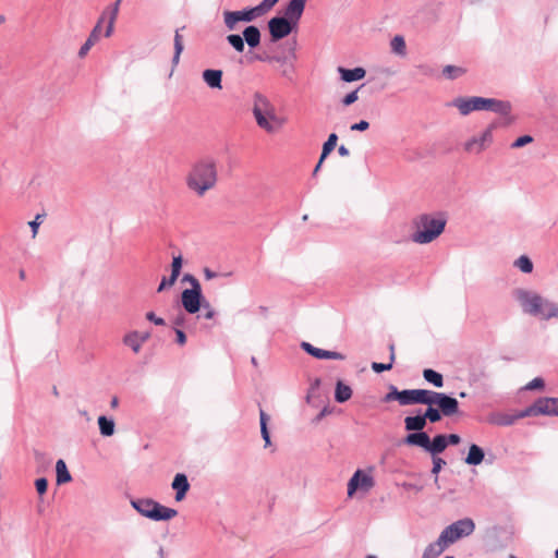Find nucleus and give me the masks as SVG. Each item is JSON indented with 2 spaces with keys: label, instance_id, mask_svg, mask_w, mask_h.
I'll return each instance as SVG.
<instances>
[{
  "label": "nucleus",
  "instance_id": "obj_1",
  "mask_svg": "<svg viewBox=\"0 0 558 558\" xmlns=\"http://www.w3.org/2000/svg\"><path fill=\"white\" fill-rule=\"evenodd\" d=\"M447 218L444 213H425L412 220V242L416 244H428L435 241L444 231Z\"/></svg>",
  "mask_w": 558,
  "mask_h": 558
},
{
  "label": "nucleus",
  "instance_id": "obj_2",
  "mask_svg": "<svg viewBox=\"0 0 558 558\" xmlns=\"http://www.w3.org/2000/svg\"><path fill=\"white\" fill-rule=\"evenodd\" d=\"M252 113L257 126L269 134L280 131L288 122L286 117L277 114L275 105L260 93L253 96Z\"/></svg>",
  "mask_w": 558,
  "mask_h": 558
},
{
  "label": "nucleus",
  "instance_id": "obj_3",
  "mask_svg": "<svg viewBox=\"0 0 558 558\" xmlns=\"http://www.w3.org/2000/svg\"><path fill=\"white\" fill-rule=\"evenodd\" d=\"M514 298L529 315L542 320L558 319V303L525 289H517Z\"/></svg>",
  "mask_w": 558,
  "mask_h": 558
},
{
  "label": "nucleus",
  "instance_id": "obj_4",
  "mask_svg": "<svg viewBox=\"0 0 558 558\" xmlns=\"http://www.w3.org/2000/svg\"><path fill=\"white\" fill-rule=\"evenodd\" d=\"M217 183L216 161L211 158L201 159L193 165L187 178L186 185L198 196H203Z\"/></svg>",
  "mask_w": 558,
  "mask_h": 558
},
{
  "label": "nucleus",
  "instance_id": "obj_5",
  "mask_svg": "<svg viewBox=\"0 0 558 558\" xmlns=\"http://www.w3.org/2000/svg\"><path fill=\"white\" fill-rule=\"evenodd\" d=\"M131 506L141 515L153 521H169L178 515L175 509L166 507L151 498L131 499Z\"/></svg>",
  "mask_w": 558,
  "mask_h": 558
},
{
  "label": "nucleus",
  "instance_id": "obj_6",
  "mask_svg": "<svg viewBox=\"0 0 558 558\" xmlns=\"http://www.w3.org/2000/svg\"><path fill=\"white\" fill-rule=\"evenodd\" d=\"M499 126L497 121L489 123L480 133L471 136L463 144V148L469 154L480 155L494 143V132Z\"/></svg>",
  "mask_w": 558,
  "mask_h": 558
},
{
  "label": "nucleus",
  "instance_id": "obj_7",
  "mask_svg": "<svg viewBox=\"0 0 558 558\" xmlns=\"http://www.w3.org/2000/svg\"><path fill=\"white\" fill-rule=\"evenodd\" d=\"M474 531V521L471 518H463L446 526L439 535L441 542L449 546L463 537L470 536Z\"/></svg>",
  "mask_w": 558,
  "mask_h": 558
},
{
  "label": "nucleus",
  "instance_id": "obj_8",
  "mask_svg": "<svg viewBox=\"0 0 558 558\" xmlns=\"http://www.w3.org/2000/svg\"><path fill=\"white\" fill-rule=\"evenodd\" d=\"M374 485L375 481L372 474L363 470H356L348 482V496L352 497L357 490L367 493Z\"/></svg>",
  "mask_w": 558,
  "mask_h": 558
},
{
  "label": "nucleus",
  "instance_id": "obj_9",
  "mask_svg": "<svg viewBox=\"0 0 558 558\" xmlns=\"http://www.w3.org/2000/svg\"><path fill=\"white\" fill-rule=\"evenodd\" d=\"M256 59L262 62H267V63L275 62V63L280 64L281 76H283L284 78H287L289 81L293 80V74H294V70H295L294 64H293V60L295 59L294 52H292L291 58L288 56H283V54H265V56H257Z\"/></svg>",
  "mask_w": 558,
  "mask_h": 558
},
{
  "label": "nucleus",
  "instance_id": "obj_10",
  "mask_svg": "<svg viewBox=\"0 0 558 558\" xmlns=\"http://www.w3.org/2000/svg\"><path fill=\"white\" fill-rule=\"evenodd\" d=\"M485 97L471 96V97H457L450 106L457 108L461 116H468L473 111H484Z\"/></svg>",
  "mask_w": 558,
  "mask_h": 558
},
{
  "label": "nucleus",
  "instance_id": "obj_11",
  "mask_svg": "<svg viewBox=\"0 0 558 558\" xmlns=\"http://www.w3.org/2000/svg\"><path fill=\"white\" fill-rule=\"evenodd\" d=\"M206 301L202 288L184 289L181 293V303L189 314L197 313Z\"/></svg>",
  "mask_w": 558,
  "mask_h": 558
},
{
  "label": "nucleus",
  "instance_id": "obj_12",
  "mask_svg": "<svg viewBox=\"0 0 558 558\" xmlns=\"http://www.w3.org/2000/svg\"><path fill=\"white\" fill-rule=\"evenodd\" d=\"M292 22L283 16H275L268 21V28L272 41L287 37L295 27Z\"/></svg>",
  "mask_w": 558,
  "mask_h": 558
},
{
  "label": "nucleus",
  "instance_id": "obj_13",
  "mask_svg": "<svg viewBox=\"0 0 558 558\" xmlns=\"http://www.w3.org/2000/svg\"><path fill=\"white\" fill-rule=\"evenodd\" d=\"M120 3L121 0H117L112 5L106 8L98 19L100 27L104 23H107V27L104 34L105 37H110L113 34L114 23L118 17Z\"/></svg>",
  "mask_w": 558,
  "mask_h": 558
},
{
  "label": "nucleus",
  "instance_id": "obj_14",
  "mask_svg": "<svg viewBox=\"0 0 558 558\" xmlns=\"http://www.w3.org/2000/svg\"><path fill=\"white\" fill-rule=\"evenodd\" d=\"M301 348L310 355L318 360H344L345 356L337 351H329L314 347L310 342L303 341Z\"/></svg>",
  "mask_w": 558,
  "mask_h": 558
},
{
  "label": "nucleus",
  "instance_id": "obj_15",
  "mask_svg": "<svg viewBox=\"0 0 558 558\" xmlns=\"http://www.w3.org/2000/svg\"><path fill=\"white\" fill-rule=\"evenodd\" d=\"M306 0H290L284 9V19L298 25L304 12Z\"/></svg>",
  "mask_w": 558,
  "mask_h": 558
},
{
  "label": "nucleus",
  "instance_id": "obj_16",
  "mask_svg": "<svg viewBox=\"0 0 558 558\" xmlns=\"http://www.w3.org/2000/svg\"><path fill=\"white\" fill-rule=\"evenodd\" d=\"M438 408L440 409L442 415L451 416L459 412V402L457 399L440 392L438 398Z\"/></svg>",
  "mask_w": 558,
  "mask_h": 558
},
{
  "label": "nucleus",
  "instance_id": "obj_17",
  "mask_svg": "<svg viewBox=\"0 0 558 558\" xmlns=\"http://www.w3.org/2000/svg\"><path fill=\"white\" fill-rule=\"evenodd\" d=\"M535 403L538 415H558V398H538Z\"/></svg>",
  "mask_w": 558,
  "mask_h": 558
},
{
  "label": "nucleus",
  "instance_id": "obj_18",
  "mask_svg": "<svg viewBox=\"0 0 558 558\" xmlns=\"http://www.w3.org/2000/svg\"><path fill=\"white\" fill-rule=\"evenodd\" d=\"M484 111H492L500 116L507 117L511 112V104L509 101L495 98H486Z\"/></svg>",
  "mask_w": 558,
  "mask_h": 558
},
{
  "label": "nucleus",
  "instance_id": "obj_19",
  "mask_svg": "<svg viewBox=\"0 0 558 558\" xmlns=\"http://www.w3.org/2000/svg\"><path fill=\"white\" fill-rule=\"evenodd\" d=\"M173 490H175V500L181 501L184 499L187 490L190 489V483L187 477L183 473H178L171 484Z\"/></svg>",
  "mask_w": 558,
  "mask_h": 558
},
{
  "label": "nucleus",
  "instance_id": "obj_20",
  "mask_svg": "<svg viewBox=\"0 0 558 558\" xmlns=\"http://www.w3.org/2000/svg\"><path fill=\"white\" fill-rule=\"evenodd\" d=\"M408 446H416L427 452L429 445V436L425 432L410 433L403 439Z\"/></svg>",
  "mask_w": 558,
  "mask_h": 558
},
{
  "label": "nucleus",
  "instance_id": "obj_21",
  "mask_svg": "<svg viewBox=\"0 0 558 558\" xmlns=\"http://www.w3.org/2000/svg\"><path fill=\"white\" fill-rule=\"evenodd\" d=\"M202 77L206 85L210 88L221 89L222 88V71L216 69H207L203 71Z\"/></svg>",
  "mask_w": 558,
  "mask_h": 558
},
{
  "label": "nucleus",
  "instance_id": "obj_22",
  "mask_svg": "<svg viewBox=\"0 0 558 558\" xmlns=\"http://www.w3.org/2000/svg\"><path fill=\"white\" fill-rule=\"evenodd\" d=\"M242 37L244 45L247 44L250 48H256L260 44V31L255 25H248L243 29Z\"/></svg>",
  "mask_w": 558,
  "mask_h": 558
},
{
  "label": "nucleus",
  "instance_id": "obj_23",
  "mask_svg": "<svg viewBox=\"0 0 558 558\" xmlns=\"http://www.w3.org/2000/svg\"><path fill=\"white\" fill-rule=\"evenodd\" d=\"M338 73L342 81L347 83L360 81L366 75V71L363 68L345 69L342 66L338 68Z\"/></svg>",
  "mask_w": 558,
  "mask_h": 558
},
{
  "label": "nucleus",
  "instance_id": "obj_24",
  "mask_svg": "<svg viewBox=\"0 0 558 558\" xmlns=\"http://www.w3.org/2000/svg\"><path fill=\"white\" fill-rule=\"evenodd\" d=\"M426 418L423 414H416L414 416H407L404 418V428L408 432H423L426 426Z\"/></svg>",
  "mask_w": 558,
  "mask_h": 558
},
{
  "label": "nucleus",
  "instance_id": "obj_25",
  "mask_svg": "<svg viewBox=\"0 0 558 558\" xmlns=\"http://www.w3.org/2000/svg\"><path fill=\"white\" fill-rule=\"evenodd\" d=\"M515 414L505 412H495L492 413L488 417V422L497 426H511L515 423Z\"/></svg>",
  "mask_w": 558,
  "mask_h": 558
},
{
  "label": "nucleus",
  "instance_id": "obj_26",
  "mask_svg": "<svg viewBox=\"0 0 558 558\" xmlns=\"http://www.w3.org/2000/svg\"><path fill=\"white\" fill-rule=\"evenodd\" d=\"M448 547V545L444 542H441L440 535L438 536L437 541L434 543H430L423 551L422 558H437L439 557L442 551Z\"/></svg>",
  "mask_w": 558,
  "mask_h": 558
},
{
  "label": "nucleus",
  "instance_id": "obj_27",
  "mask_svg": "<svg viewBox=\"0 0 558 558\" xmlns=\"http://www.w3.org/2000/svg\"><path fill=\"white\" fill-rule=\"evenodd\" d=\"M484 458V450L480 446L472 444L469 448L464 462L469 465H478L483 462Z\"/></svg>",
  "mask_w": 558,
  "mask_h": 558
},
{
  "label": "nucleus",
  "instance_id": "obj_28",
  "mask_svg": "<svg viewBox=\"0 0 558 558\" xmlns=\"http://www.w3.org/2000/svg\"><path fill=\"white\" fill-rule=\"evenodd\" d=\"M447 447L448 446L445 439V435L439 434L436 435L433 439L429 438L427 452H429L432 456H438L439 453L444 452Z\"/></svg>",
  "mask_w": 558,
  "mask_h": 558
},
{
  "label": "nucleus",
  "instance_id": "obj_29",
  "mask_svg": "<svg viewBox=\"0 0 558 558\" xmlns=\"http://www.w3.org/2000/svg\"><path fill=\"white\" fill-rule=\"evenodd\" d=\"M440 392L427 390V389H420L418 390V398H417V404H426L428 407H432L433 404H438V398Z\"/></svg>",
  "mask_w": 558,
  "mask_h": 558
},
{
  "label": "nucleus",
  "instance_id": "obj_30",
  "mask_svg": "<svg viewBox=\"0 0 558 558\" xmlns=\"http://www.w3.org/2000/svg\"><path fill=\"white\" fill-rule=\"evenodd\" d=\"M390 50L398 57L403 58L407 56V44L402 35H396L391 38Z\"/></svg>",
  "mask_w": 558,
  "mask_h": 558
},
{
  "label": "nucleus",
  "instance_id": "obj_31",
  "mask_svg": "<svg viewBox=\"0 0 558 558\" xmlns=\"http://www.w3.org/2000/svg\"><path fill=\"white\" fill-rule=\"evenodd\" d=\"M57 483L59 485L65 484L72 481V476L66 468L65 462L59 459L56 463Z\"/></svg>",
  "mask_w": 558,
  "mask_h": 558
},
{
  "label": "nucleus",
  "instance_id": "obj_32",
  "mask_svg": "<svg viewBox=\"0 0 558 558\" xmlns=\"http://www.w3.org/2000/svg\"><path fill=\"white\" fill-rule=\"evenodd\" d=\"M123 343L132 349L134 353H138L142 349V341L140 339V331H131L123 338Z\"/></svg>",
  "mask_w": 558,
  "mask_h": 558
},
{
  "label": "nucleus",
  "instance_id": "obj_33",
  "mask_svg": "<svg viewBox=\"0 0 558 558\" xmlns=\"http://www.w3.org/2000/svg\"><path fill=\"white\" fill-rule=\"evenodd\" d=\"M222 17L228 32H233L239 28V23H241V21L239 20L235 11L226 10L222 12Z\"/></svg>",
  "mask_w": 558,
  "mask_h": 558
},
{
  "label": "nucleus",
  "instance_id": "obj_34",
  "mask_svg": "<svg viewBox=\"0 0 558 558\" xmlns=\"http://www.w3.org/2000/svg\"><path fill=\"white\" fill-rule=\"evenodd\" d=\"M423 378L435 386L436 388H441L444 386V377L440 373L432 369L426 368L423 371Z\"/></svg>",
  "mask_w": 558,
  "mask_h": 558
},
{
  "label": "nucleus",
  "instance_id": "obj_35",
  "mask_svg": "<svg viewBox=\"0 0 558 558\" xmlns=\"http://www.w3.org/2000/svg\"><path fill=\"white\" fill-rule=\"evenodd\" d=\"M98 426L100 434L105 437L112 436L114 434V421L112 418H108L107 416L98 417Z\"/></svg>",
  "mask_w": 558,
  "mask_h": 558
},
{
  "label": "nucleus",
  "instance_id": "obj_36",
  "mask_svg": "<svg viewBox=\"0 0 558 558\" xmlns=\"http://www.w3.org/2000/svg\"><path fill=\"white\" fill-rule=\"evenodd\" d=\"M235 12L238 13L239 20L241 22H244V23L253 22L257 17L262 16V14L258 11L257 7L245 8L243 10H238Z\"/></svg>",
  "mask_w": 558,
  "mask_h": 558
},
{
  "label": "nucleus",
  "instance_id": "obj_37",
  "mask_svg": "<svg viewBox=\"0 0 558 558\" xmlns=\"http://www.w3.org/2000/svg\"><path fill=\"white\" fill-rule=\"evenodd\" d=\"M351 396L352 389L348 385H344L342 381H338L336 385L335 399L338 402L343 403L348 401Z\"/></svg>",
  "mask_w": 558,
  "mask_h": 558
},
{
  "label": "nucleus",
  "instance_id": "obj_38",
  "mask_svg": "<svg viewBox=\"0 0 558 558\" xmlns=\"http://www.w3.org/2000/svg\"><path fill=\"white\" fill-rule=\"evenodd\" d=\"M418 390L420 389H405V390H402L399 403L401 405L417 404Z\"/></svg>",
  "mask_w": 558,
  "mask_h": 558
},
{
  "label": "nucleus",
  "instance_id": "obj_39",
  "mask_svg": "<svg viewBox=\"0 0 558 558\" xmlns=\"http://www.w3.org/2000/svg\"><path fill=\"white\" fill-rule=\"evenodd\" d=\"M226 40L236 52L242 53L244 51L245 45L242 35L229 34Z\"/></svg>",
  "mask_w": 558,
  "mask_h": 558
},
{
  "label": "nucleus",
  "instance_id": "obj_40",
  "mask_svg": "<svg viewBox=\"0 0 558 558\" xmlns=\"http://www.w3.org/2000/svg\"><path fill=\"white\" fill-rule=\"evenodd\" d=\"M514 267L520 269L523 274H531L533 271V263L526 255H521L514 260Z\"/></svg>",
  "mask_w": 558,
  "mask_h": 558
},
{
  "label": "nucleus",
  "instance_id": "obj_41",
  "mask_svg": "<svg viewBox=\"0 0 558 558\" xmlns=\"http://www.w3.org/2000/svg\"><path fill=\"white\" fill-rule=\"evenodd\" d=\"M183 49H184L183 38L180 35L179 29H177L175 34H174V54H173V58H172V63L174 65H177L179 63L180 56H181Z\"/></svg>",
  "mask_w": 558,
  "mask_h": 558
},
{
  "label": "nucleus",
  "instance_id": "obj_42",
  "mask_svg": "<svg viewBox=\"0 0 558 558\" xmlns=\"http://www.w3.org/2000/svg\"><path fill=\"white\" fill-rule=\"evenodd\" d=\"M442 73L447 78L454 80L462 76L465 73V70L461 66L449 64L442 69Z\"/></svg>",
  "mask_w": 558,
  "mask_h": 558
},
{
  "label": "nucleus",
  "instance_id": "obj_43",
  "mask_svg": "<svg viewBox=\"0 0 558 558\" xmlns=\"http://www.w3.org/2000/svg\"><path fill=\"white\" fill-rule=\"evenodd\" d=\"M423 415L426 418V421H429L430 423H436L441 420L442 413L440 409L433 408L432 405L426 409Z\"/></svg>",
  "mask_w": 558,
  "mask_h": 558
},
{
  "label": "nucleus",
  "instance_id": "obj_44",
  "mask_svg": "<svg viewBox=\"0 0 558 558\" xmlns=\"http://www.w3.org/2000/svg\"><path fill=\"white\" fill-rule=\"evenodd\" d=\"M536 415H538V411H537L536 403L534 402L532 405H530L526 409L517 413L515 418L518 421L519 418H524L527 416H536Z\"/></svg>",
  "mask_w": 558,
  "mask_h": 558
},
{
  "label": "nucleus",
  "instance_id": "obj_45",
  "mask_svg": "<svg viewBox=\"0 0 558 558\" xmlns=\"http://www.w3.org/2000/svg\"><path fill=\"white\" fill-rule=\"evenodd\" d=\"M181 269H182V256L181 255L174 256L172 258V263H171V275L173 277L179 278Z\"/></svg>",
  "mask_w": 558,
  "mask_h": 558
},
{
  "label": "nucleus",
  "instance_id": "obj_46",
  "mask_svg": "<svg viewBox=\"0 0 558 558\" xmlns=\"http://www.w3.org/2000/svg\"><path fill=\"white\" fill-rule=\"evenodd\" d=\"M433 457V468H432V474L436 476L435 481L437 482V475L440 472L441 468L446 464V461L437 456Z\"/></svg>",
  "mask_w": 558,
  "mask_h": 558
},
{
  "label": "nucleus",
  "instance_id": "obj_47",
  "mask_svg": "<svg viewBox=\"0 0 558 558\" xmlns=\"http://www.w3.org/2000/svg\"><path fill=\"white\" fill-rule=\"evenodd\" d=\"M177 280H178V278L173 277L172 275H170L169 278L162 277V279L157 288V292H161L165 289L172 287Z\"/></svg>",
  "mask_w": 558,
  "mask_h": 558
},
{
  "label": "nucleus",
  "instance_id": "obj_48",
  "mask_svg": "<svg viewBox=\"0 0 558 558\" xmlns=\"http://www.w3.org/2000/svg\"><path fill=\"white\" fill-rule=\"evenodd\" d=\"M337 141H338V136L336 133H331L327 141L324 143L323 145V149H325V151H332L337 145Z\"/></svg>",
  "mask_w": 558,
  "mask_h": 558
},
{
  "label": "nucleus",
  "instance_id": "obj_49",
  "mask_svg": "<svg viewBox=\"0 0 558 558\" xmlns=\"http://www.w3.org/2000/svg\"><path fill=\"white\" fill-rule=\"evenodd\" d=\"M533 142V137L531 135H523L517 138L512 144L511 148H521Z\"/></svg>",
  "mask_w": 558,
  "mask_h": 558
},
{
  "label": "nucleus",
  "instance_id": "obj_50",
  "mask_svg": "<svg viewBox=\"0 0 558 558\" xmlns=\"http://www.w3.org/2000/svg\"><path fill=\"white\" fill-rule=\"evenodd\" d=\"M279 0H263L259 4H257V9L262 15L267 13Z\"/></svg>",
  "mask_w": 558,
  "mask_h": 558
},
{
  "label": "nucleus",
  "instance_id": "obj_51",
  "mask_svg": "<svg viewBox=\"0 0 558 558\" xmlns=\"http://www.w3.org/2000/svg\"><path fill=\"white\" fill-rule=\"evenodd\" d=\"M545 386V383L543 380V378L541 377H535L534 379H532L530 383H527L524 387L525 390H535V389H542L544 388Z\"/></svg>",
  "mask_w": 558,
  "mask_h": 558
},
{
  "label": "nucleus",
  "instance_id": "obj_52",
  "mask_svg": "<svg viewBox=\"0 0 558 558\" xmlns=\"http://www.w3.org/2000/svg\"><path fill=\"white\" fill-rule=\"evenodd\" d=\"M400 396H401V391H399L395 386H390V390L385 396L384 400L386 402L393 401V400H397L398 402H400Z\"/></svg>",
  "mask_w": 558,
  "mask_h": 558
},
{
  "label": "nucleus",
  "instance_id": "obj_53",
  "mask_svg": "<svg viewBox=\"0 0 558 558\" xmlns=\"http://www.w3.org/2000/svg\"><path fill=\"white\" fill-rule=\"evenodd\" d=\"M35 487L39 495H44L47 492L48 481L45 477L37 478L35 481Z\"/></svg>",
  "mask_w": 558,
  "mask_h": 558
},
{
  "label": "nucleus",
  "instance_id": "obj_54",
  "mask_svg": "<svg viewBox=\"0 0 558 558\" xmlns=\"http://www.w3.org/2000/svg\"><path fill=\"white\" fill-rule=\"evenodd\" d=\"M359 90H360V88H356L355 90L345 95L342 99V104L344 106H350V105L354 104L359 99V96H357Z\"/></svg>",
  "mask_w": 558,
  "mask_h": 558
},
{
  "label": "nucleus",
  "instance_id": "obj_55",
  "mask_svg": "<svg viewBox=\"0 0 558 558\" xmlns=\"http://www.w3.org/2000/svg\"><path fill=\"white\" fill-rule=\"evenodd\" d=\"M392 365L393 363L389 361V363L385 364V363H377V362H373L372 363V369L376 373H381V372H385V371H389L392 368Z\"/></svg>",
  "mask_w": 558,
  "mask_h": 558
},
{
  "label": "nucleus",
  "instance_id": "obj_56",
  "mask_svg": "<svg viewBox=\"0 0 558 558\" xmlns=\"http://www.w3.org/2000/svg\"><path fill=\"white\" fill-rule=\"evenodd\" d=\"M100 34H101L100 23L97 22L96 25L94 26V28L92 29V32L88 36V39L92 40L94 44H96L100 39Z\"/></svg>",
  "mask_w": 558,
  "mask_h": 558
},
{
  "label": "nucleus",
  "instance_id": "obj_57",
  "mask_svg": "<svg viewBox=\"0 0 558 558\" xmlns=\"http://www.w3.org/2000/svg\"><path fill=\"white\" fill-rule=\"evenodd\" d=\"M146 319L154 323L157 326L165 325V319L161 317H158L154 312L146 313Z\"/></svg>",
  "mask_w": 558,
  "mask_h": 558
},
{
  "label": "nucleus",
  "instance_id": "obj_58",
  "mask_svg": "<svg viewBox=\"0 0 558 558\" xmlns=\"http://www.w3.org/2000/svg\"><path fill=\"white\" fill-rule=\"evenodd\" d=\"M94 45L95 44L87 38L86 41L80 48L78 57L84 58Z\"/></svg>",
  "mask_w": 558,
  "mask_h": 558
},
{
  "label": "nucleus",
  "instance_id": "obj_59",
  "mask_svg": "<svg viewBox=\"0 0 558 558\" xmlns=\"http://www.w3.org/2000/svg\"><path fill=\"white\" fill-rule=\"evenodd\" d=\"M183 281L189 282L191 284L190 289L202 288L199 281L194 276H192L190 274L184 275Z\"/></svg>",
  "mask_w": 558,
  "mask_h": 558
},
{
  "label": "nucleus",
  "instance_id": "obj_60",
  "mask_svg": "<svg viewBox=\"0 0 558 558\" xmlns=\"http://www.w3.org/2000/svg\"><path fill=\"white\" fill-rule=\"evenodd\" d=\"M368 128H369V123L367 121H365V120H361L360 122L352 124L350 129L352 131H360V132H362V131L367 130Z\"/></svg>",
  "mask_w": 558,
  "mask_h": 558
},
{
  "label": "nucleus",
  "instance_id": "obj_61",
  "mask_svg": "<svg viewBox=\"0 0 558 558\" xmlns=\"http://www.w3.org/2000/svg\"><path fill=\"white\" fill-rule=\"evenodd\" d=\"M202 307L206 310V313H205L204 317L206 319H213L216 313L211 308L210 304L207 301H204V304H203Z\"/></svg>",
  "mask_w": 558,
  "mask_h": 558
},
{
  "label": "nucleus",
  "instance_id": "obj_62",
  "mask_svg": "<svg viewBox=\"0 0 558 558\" xmlns=\"http://www.w3.org/2000/svg\"><path fill=\"white\" fill-rule=\"evenodd\" d=\"M177 343L180 345H184L186 342V336L184 331L180 328H175Z\"/></svg>",
  "mask_w": 558,
  "mask_h": 558
},
{
  "label": "nucleus",
  "instance_id": "obj_63",
  "mask_svg": "<svg viewBox=\"0 0 558 558\" xmlns=\"http://www.w3.org/2000/svg\"><path fill=\"white\" fill-rule=\"evenodd\" d=\"M445 439L447 441V446L458 445L461 440L460 436L457 434L445 435Z\"/></svg>",
  "mask_w": 558,
  "mask_h": 558
},
{
  "label": "nucleus",
  "instance_id": "obj_64",
  "mask_svg": "<svg viewBox=\"0 0 558 558\" xmlns=\"http://www.w3.org/2000/svg\"><path fill=\"white\" fill-rule=\"evenodd\" d=\"M331 413V410L329 407H324L322 411L317 414V416L314 418V423L320 422L326 415H329Z\"/></svg>",
  "mask_w": 558,
  "mask_h": 558
}]
</instances>
